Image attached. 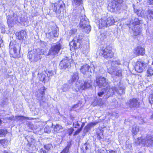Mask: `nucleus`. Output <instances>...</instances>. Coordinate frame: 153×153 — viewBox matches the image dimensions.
<instances>
[{
  "label": "nucleus",
  "mask_w": 153,
  "mask_h": 153,
  "mask_svg": "<svg viewBox=\"0 0 153 153\" xmlns=\"http://www.w3.org/2000/svg\"><path fill=\"white\" fill-rule=\"evenodd\" d=\"M138 18L132 17L130 21V23L128 24L130 29L133 31V34L134 36L140 35L142 31V28L140 27V21Z\"/></svg>",
  "instance_id": "f257e3e1"
},
{
  "label": "nucleus",
  "mask_w": 153,
  "mask_h": 153,
  "mask_svg": "<svg viewBox=\"0 0 153 153\" xmlns=\"http://www.w3.org/2000/svg\"><path fill=\"white\" fill-rule=\"evenodd\" d=\"M111 67L108 69V72L112 75V77L117 76L118 77L122 76V70L116 65L120 64L119 60L113 61L111 62Z\"/></svg>",
  "instance_id": "f03ea898"
},
{
  "label": "nucleus",
  "mask_w": 153,
  "mask_h": 153,
  "mask_svg": "<svg viewBox=\"0 0 153 153\" xmlns=\"http://www.w3.org/2000/svg\"><path fill=\"white\" fill-rule=\"evenodd\" d=\"M123 0H112L108 4V9L111 12H116L121 9Z\"/></svg>",
  "instance_id": "7ed1b4c3"
},
{
  "label": "nucleus",
  "mask_w": 153,
  "mask_h": 153,
  "mask_svg": "<svg viewBox=\"0 0 153 153\" xmlns=\"http://www.w3.org/2000/svg\"><path fill=\"white\" fill-rule=\"evenodd\" d=\"M115 91V89L111 88L109 86H107L105 88L102 89L101 91H99L97 95L100 97L103 96L104 98L106 99L112 96L113 93Z\"/></svg>",
  "instance_id": "20e7f679"
},
{
  "label": "nucleus",
  "mask_w": 153,
  "mask_h": 153,
  "mask_svg": "<svg viewBox=\"0 0 153 153\" xmlns=\"http://www.w3.org/2000/svg\"><path fill=\"white\" fill-rule=\"evenodd\" d=\"M95 69L94 65L90 67L88 65H86L82 66L80 70L82 73L86 77L89 78L92 73L95 71Z\"/></svg>",
  "instance_id": "39448f33"
},
{
  "label": "nucleus",
  "mask_w": 153,
  "mask_h": 153,
  "mask_svg": "<svg viewBox=\"0 0 153 153\" xmlns=\"http://www.w3.org/2000/svg\"><path fill=\"white\" fill-rule=\"evenodd\" d=\"M112 48L110 45L107 46L105 48H103L101 53L105 58L110 59L113 56V53L112 51Z\"/></svg>",
  "instance_id": "423d86ee"
},
{
  "label": "nucleus",
  "mask_w": 153,
  "mask_h": 153,
  "mask_svg": "<svg viewBox=\"0 0 153 153\" xmlns=\"http://www.w3.org/2000/svg\"><path fill=\"white\" fill-rule=\"evenodd\" d=\"M62 47V45L59 42L52 45L50 48L48 54L53 56L57 55Z\"/></svg>",
  "instance_id": "0eeeda50"
},
{
  "label": "nucleus",
  "mask_w": 153,
  "mask_h": 153,
  "mask_svg": "<svg viewBox=\"0 0 153 153\" xmlns=\"http://www.w3.org/2000/svg\"><path fill=\"white\" fill-rule=\"evenodd\" d=\"M79 27L84 29L85 31L87 33H88L91 31V27L89 25V22L88 19L85 16H84V18H81Z\"/></svg>",
  "instance_id": "6e6552de"
},
{
  "label": "nucleus",
  "mask_w": 153,
  "mask_h": 153,
  "mask_svg": "<svg viewBox=\"0 0 153 153\" xmlns=\"http://www.w3.org/2000/svg\"><path fill=\"white\" fill-rule=\"evenodd\" d=\"M96 83L99 88L106 87L109 86L105 78L102 77H97L96 79Z\"/></svg>",
  "instance_id": "1a4fd4ad"
},
{
  "label": "nucleus",
  "mask_w": 153,
  "mask_h": 153,
  "mask_svg": "<svg viewBox=\"0 0 153 153\" xmlns=\"http://www.w3.org/2000/svg\"><path fill=\"white\" fill-rule=\"evenodd\" d=\"M146 65V64L143 61H138L136 63L135 70L139 73H141L143 71Z\"/></svg>",
  "instance_id": "9d476101"
},
{
  "label": "nucleus",
  "mask_w": 153,
  "mask_h": 153,
  "mask_svg": "<svg viewBox=\"0 0 153 153\" xmlns=\"http://www.w3.org/2000/svg\"><path fill=\"white\" fill-rule=\"evenodd\" d=\"M82 39V36L79 35L74 38L73 41L70 43V45L73 46L74 48H79Z\"/></svg>",
  "instance_id": "9b49d317"
},
{
  "label": "nucleus",
  "mask_w": 153,
  "mask_h": 153,
  "mask_svg": "<svg viewBox=\"0 0 153 153\" xmlns=\"http://www.w3.org/2000/svg\"><path fill=\"white\" fill-rule=\"evenodd\" d=\"M9 49L10 53L13 55L14 57H16L18 53L17 50L19 49V45L17 44L13 45V43L11 42L9 45Z\"/></svg>",
  "instance_id": "f8f14e48"
},
{
  "label": "nucleus",
  "mask_w": 153,
  "mask_h": 153,
  "mask_svg": "<svg viewBox=\"0 0 153 153\" xmlns=\"http://www.w3.org/2000/svg\"><path fill=\"white\" fill-rule=\"evenodd\" d=\"M142 144L144 146L149 147L153 144V137L151 135H148L146 137L143 138L142 140Z\"/></svg>",
  "instance_id": "ddd939ff"
},
{
  "label": "nucleus",
  "mask_w": 153,
  "mask_h": 153,
  "mask_svg": "<svg viewBox=\"0 0 153 153\" xmlns=\"http://www.w3.org/2000/svg\"><path fill=\"white\" fill-rule=\"evenodd\" d=\"M65 4L62 1H59L58 3H55L54 4L53 10L56 13H60L61 12V10L62 9L63 6Z\"/></svg>",
  "instance_id": "4468645a"
},
{
  "label": "nucleus",
  "mask_w": 153,
  "mask_h": 153,
  "mask_svg": "<svg viewBox=\"0 0 153 153\" xmlns=\"http://www.w3.org/2000/svg\"><path fill=\"white\" fill-rule=\"evenodd\" d=\"M70 60L68 59V58L66 57V59H64L62 60L59 64V66L62 69L65 70L66 68L70 67L71 63Z\"/></svg>",
  "instance_id": "2eb2a0df"
},
{
  "label": "nucleus",
  "mask_w": 153,
  "mask_h": 153,
  "mask_svg": "<svg viewBox=\"0 0 153 153\" xmlns=\"http://www.w3.org/2000/svg\"><path fill=\"white\" fill-rule=\"evenodd\" d=\"M79 83L80 84L79 85H77V84H76L77 87L79 90H84L90 87L92 85L91 84V82L90 81H85L83 83L80 82Z\"/></svg>",
  "instance_id": "dca6fc26"
},
{
  "label": "nucleus",
  "mask_w": 153,
  "mask_h": 153,
  "mask_svg": "<svg viewBox=\"0 0 153 153\" xmlns=\"http://www.w3.org/2000/svg\"><path fill=\"white\" fill-rule=\"evenodd\" d=\"M34 53V59H35V62H36L41 58V55L43 54L42 51L39 49H37L36 51H33Z\"/></svg>",
  "instance_id": "f3484780"
},
{
  "label": "nucleus",
  "mask_w": 153,
  "mask_h": 153,
  "mask_svg": "<svg viewBox=\"0 0 153 153\" xmlns=\"http://www.w3.org/2000/svg\"><path fill=\"white\" fill-rule=\"evenodd\" d=\"M79 78V75L78 73L75 72L71 76L70 80H68L69 82L72 83L76 82Z\"/></svg>",
  "instance_id": "a211bd4d"
},
{
  "label": "nucleus",
  "mask_w": 153,
  "mask_h": 153,
  "mask_svg": "<svg viewBox=\"0 0 153 153\" xmlns=\"http://www.w3.org/2000/svg\"><path fill=\"white\" fill-rule=\"evenodd\" d=\"M128 103L129 107L131 108L136 107H138L139 105V103L138 102V100L134 98L130 99L128 102Z\"/></svg>",
  "instance_id": "6ab92c4d"
},
{
  "label": "nucleus",
  "mask_w": 153,
  "mask_h": 153,
  "mask_svg": "<svg viewBox=\"0 0 153 153\" xmlns=\"http://www.w3.org/2000/svg\"><path fill=\"white\" fill-rule=\"evenodd\" d=\"M134 53L137 55H143L145 53V49L142 47L138 46L135 49Z\"/></svg>",
  "instance_id": "aec40b11"
},
{
  "label": "nucleus",
  "mask_w": 153,
  "mask_h": 153,
  "mask_svg": "<svg viewBox=\"0 0 153 153\" xmlns=\"http://www.w3.org/2000/svg\"><path fill=\"white\" fill-rule=\"evenodd\" d=\"M72 85V83L69 82L68 81L66 84H64L62 85L61 89L63 91H66L71 88Z\"/></svg>",
  "instance_id": "412c9836"
},
{
  "label": "nucleus",
  "mask_w": 153,
  "mask_h": 153,
  "mask_svg": "<svg viewBox=\"0 0 153 153\" xmlns=\"http://www.w3.org/2000/svg\"><path fill=\"white\" fill-rule=\"evenodd\" d=\"M25 32L24 30H22L19 33H16V35L17 36L18 39L19 40L23 39L25 36Z\"/></svg>",
  "instance_id": "4be33fe9"
},
{
  "label": "nucleus",
  "mask_w": 153,
  "mask_h": 153,
  "mask_svg": "<svg viewBox=\"0 0 153 153\" xmlns=\"http://www.w3.org/2000/svg\"><path fill=\"white\" fill-rule=\"evenodd\" d=\"M116 88L117 87H115V86L112 87L111 88L115 89L116 90V91L113 93V94H115V93H117L121 95L125 92V90L123 88H121L119 87V89H117Z\"/></svg>",
  "instance_id": "5701e85b"
},
{
  "label": "nucleus",
  "mask_w": 153,
  "mask_h": 153,
  "mask_svg": "<svg viewBox=\"0 0 153 153\" xmlns=\"http://www.w3.org/2000/svg\"><path fill=\"white\" fill-rule=\"evenodd\" d=\"M108 26H110L112 25L115 22V21L112 16L109 17L105 20Z\"/></svg>",
  "instance_id": "b1692460"
},
{
  "label": "nucleus",
  "mask_w": 153,
  "mask_h": 153,
  "mask_svg": "<svg viewBox=\"0 0 153 153\" xmlns=\"http://www.w3.org/2000/svg\"><path fill=\"white\" fill-rule=\"evenodd\" d=\"M145 13L144 14V16H147L150 19H153V11L149 10L146 12L145 11Z\"/></svg>",
  "instance_id": "393cba45"
},
{
  "label": "nucleus",
  "mask_w": 153,
  "mask_h": 153,
  "mask_svg": "<svg viewBox=\"0 0 153 153\" xmlns=\"http://www.w3.org/2000/svg\"><path fill=\"white\" fill-rule=\"evenodd\" d=\"M34 53L33 51H30L28 53L27 57L29 59L30 61L31 62H35V59H34Z\"/></svg>",
  "instance_id": "a878e982"
},
{
  "label": "nucleus",
  "mask_w": 153,
  "mask_h": 153,
  "mask_svg": "<svg viewBox=\"0 0 153 153\" xmlns=\"http://www.w3.org/2000/svg\"><path fill=\"white\" fill-rule=\"evenodd\" d=\"M89 146V143H86L83 145L81 149L83 153H86V151L88 149V146Z\"/></svg>",
  "instance_id": "bb28decb"
},
{
  "label": "nucleus",
  "mask_w": 153,
  "mask_h": 153,
  "mask_svg": "<svg viewBox=\"0 0 153 153\" xmlns=\"http://www.w3.org/2000/svg\"><path fill=\"white\" fill-rule=\"evenodd\" d=\"M134 12L137 13V15L140 16H144V13L145 12L144 10H143L140 12V10L134 8Z\"/></svg>",
  "instance_id": "cd10ccee"
},
{
  "label": "nucleus",
  "mask_w": 153,
  "mask_h": 153,
  "mask_svg": "<svg viewBox=\"0 0 153 153\" xmlns=\"http://www.w3.org/2000/svg\"><path fill=\"white\" fill-rule=\"evenodd\" d=\"M13 21L15 22H23V21L20 19V21H19L18 19L19 16L17 14V13H15L13 14Z\"/></svg>",
  "instance_id": "c85d7f7f"
},
{
  "label": "nucleus",
  "mask_w": 153,
  "mask_h": 153,
  "mask_svg": "<svg viewBox=\"0 0 153 153\" xmlns=\"http://www.w3.org/2000/svg\"><path fill=\"white\" fill-rule=\"evenodd\" d=\"M139 129L138 126L134 125L132 127V132L133 135H135L139 131Z\"/></svg>",
  "instance_id": "c756f323"
},
{
  "label": "nucleus",
  "mask_w": 153,
  "mask_h": 153,
  "mask_svg": "<svg viewBox=\"0 0 153 153\" xmlns=\"http://www.w3.org/2000/svg\"><path fill=\"white\" fill-rule=\"evenodd\" d=\"M71 145V143H69L67 146L60 153H67L69 151Z\"/></svg>",
  "instance_id": "7c9ffc66"
},
{
  "label": "nucleus",
  "mask_w": 153,
  "mask_h": 153,
  "mask_svg": "<svg viewBox=\"0 0 153 153\" xmlns=\"http://www.w3.org/2000/svg\"><path fill=\"white\" fill-rule=\"evenodd\" d=\"M108 26L106 20L102 19L101 20V22L99 24V27L100 28H102L104 27H107Z\"/></svg>",
  "instance_id": "2f4dec72"
},
{
  "label": "nucleus",
  "mask_w": 153,
  "mask_h": 153,
  "mask_svg": "<svg viewBox=\"0 0 153 153\" xmlns=\"http://www.w3.org/2000/svg\"><path fill=\"white\" fill-rule=\"evenodd\" d=\"M62 129V126L59 124H56L54 127L53 130L54 131V133L55 132L56 133L58 132L60 130Z\"/></svg>",
  "instance_id": "473e14b6"
},
{
  "label": "nucleus",
  "mask_w": 153,
  "mask_h": 153,
  "mask_svg": "<svg viewBox=\"0 0 153 153\" xmlns=\"http://www.w3.org/2000/svg\"><path fill=\"white\" fill-rule=\"evenodd\" d=\"M38 75L40 79V80L41 81L44 82L46 77V75L43 73L38 74Z\"/></svg>",
  "instance_id": "72a5a7b5"
},
{
  "label": "nucleus",
  "mask_w": 153,
  "mask_h": 153,
  "mask_svg": "<svg viewBox=\"0 0 153 153\" xmlns=\"http://www.w3.org/2000/svg\"><path fill=\"white\" fill-rule=\"evenodd\" d=\"M77 29L76 28H72L70 30L69 33V35L71 36L77 32Z\"/></svg>",
  "instance_id": "f704fd0d"
},
{
  "label": "nucleus",
  "mask_w": 153,
  "mask_h": 153,
  "mask_svg": "<svg viewBox=\"0 0 153 153\" xmlns=\"http://www.w3.org/2000/svg\"><path fill=\"white\" fill-rule=\"evenodd\" d=\"M153 75V70L151 68H149L147 71V76H149Z\"/></svg>",
  "instance_id": "c9c22d12"
},
{
  "label": "nucleus",
  "mask_w": 153,
  "mask_h": 153,
  "mask_svg": "<svg viewBox=\"0 0 153 153\" xmlns=\"http://www.w3.org/2000/svg\"><path fill=\"white\" fill-rule=\"evenodd\" d=\"M58 29L57 28H56L55 29H52V32L53 33V34L54 36V37H56L58 36Z\"/></svg>",
  "instance_id": "e433bc0d"
},
{
  "label": "nucleus",
  "mask_w": 153,
  "mask_h": 153,
  "mask_svg": "<svg viewBox=\"0 0 153 153\" xmlns=\"http://www.w3.org/2000/svg\"><path fill=\"white\" fill-rule=\"evenodd\" d=\"M82 0H74L73 2V4H75L76 6H79L82 3Z\"/></svg>",
  "instance_id": "4c0bfd02"
},
{
  "label": "nucleus",
  "mask_w": 153,
  "mask_h": 153,
  "mask_svg": "<svg viewBox=\"0 0 153 153\" xmlns=\"http://www.w3.org/2000/svg\"><path fill=\"white\" fill-rule=\"evenodd\" d=\"M44 132L45 133H49L51 132V129L48 126H46L44 129Z\"/></svg>",
  "instance_id": "58836bf2"
},
{
  "label": "nucleus",
  "mask_w": 153,
  "mask_h": 153,
  "mask_svg": "<svg viewBox=\"0 0 153 153\" xmlns=\"http://www.w3.org/2000/svg\"><path fill=\"white\" fill-rule=\"evenodd\" d=\"M51 147V145L50 144H48L44 146V149H45L47 152H48L50 149V148Z\"/></svg>",
  "instance_id": "ea45409f"
},
{
  "label": "nucleus",
  "mask_w": 153,
  "mask_h": 153,
  "mask_svg": "<svg viewBox=\"0 0 153 153\" xmlns=\"http://www.w3.org/2000/svg\"><path fill=\"white\" fill-rule=\"evenodd\" d=\"M116 152L113 150H106L105 151L103 150L101 153H115Z\"/></svg>",
  "instance_id": "a19ab883"
},
{
  "label": "nucleus",
  "mask_w": 153,
  "mask_h": 153,
  "mask_svg": "<svg viewBox=\"0 0 153 153\" xmlns=\"http://www.w3.org/2000/svg\"><path fill=\"white\" fill-rule=\"evenodd\" d=\"M142 139H141V138L138 137L135 142L137 145H138L140 144H142Z\"/></svg>",
  "instance_id": "79ce46f5"
},
{
  "label": "nucleus",
  "mask_w": 153,
  "mask_h": 153,
  "mask_svg": "<svg viewBox=\"0 0 153 153\" xmlns=\"http://www.w3.org/2000/svg\"><path fill=\"white\" fill-rule=\"evenodd\" d=\"M27 117H25L22 116H17L16 117V118L18 120H23L26 119H27Z\"/></svg>",
  "instance_id": "37998d69"
},
{
  "label": "nucleus",
  "mask_w": 153,
  "mask_h": 153,
  "mask_svg": "<svg viewBox=\"0 0 153 153\" xmlns=\"http://www.w3.org/2000/svg\"><path fill=\"white\" fill-rule=\"evenodd\" d=\"M74 130L73 128H71L68 129L67 132L69 136L71 135L73 132L74 131Z\"/></svg>",
  "instance_id": "c03bdc74"
},
{
  "label": "nucleus",
  "mask_w": 153,
  "mask_h": 153,
  "mask_svg": "<svg viewBox=\"0 0 153 153\" xmlns=\"http://www.w3.org/2000/svg\"><path fill=\"white\" fill-rule=\"evenodd\" d=\"M97 123V122H93L91 123L88 124L87 125L90 128L92 127H93L96 125Z\"/></svg>",
  "instance_id": "a18cd8bd"
},
{
  "label": "nucleus",
  "mask_w": 153,
  "mask_h": 153,
  "mask_svg": "<svg viewBox=\"0 0 153 153\" xmlns=\"http://www.w3.org/2000/svg\"><path fill=\"white\" fill-rule=\"evenodd\" d=\"M90 128H91L87 125L84 128V132L85 133L88 132L90 130Z\"/></svg>",
  "instance_id": "49530a36"
},
{
  "label": "nucleus",
  "mask_w": 153,
  "mask_h": 153,
  "mask_svg": "<svg viewBox=\"0 0 153 153\" xmlns=\"http://www.w3.org/2000/svg\"><path fill=\"white\" fill-rule=\"evenodd\" d=\"M7 131L6 130L0 129V135H4L6 134Z\"/></svg>",
  "instance_id": "de8ad7c7"
},
{
  "label": "nucleus",
  "mask_w": 153,
  "mask_h": 153,
  "mask_svg": "<svg viewBox=\"0 0 153 153\" xmlns=\"http://www.w3.org/2000/svg\"><path fill=\"white\" fill-rule=\"evenodd\" d=\"M46 74H47L48 77H50L52 76L53 74V72L51 71H46Z\"/></svg>",
  "instance_id": "09e8293b"
},
{
  "label": "nucleus",
  "mask_w": 153,
  "mask_h": 153,
  "mask_svg": "<svg viewBox=\"0 0 153 153\" xmlns=\"http://www.w3.org/2000/svg\"><path fill=\"white\" fill-rule=\"evenodd\" d=\"M73 126L74 128H78L79 127V124L77 122H75L73 123Z\"/></svg>",
  "instance_id": "8fccbe9b"
},
{
  "label": "nucleus",
  "mask_w": 153,
  "mask_h": 153,
  "mask_svg": "<svg viewBox=\"0 0 153 153\" xmlns=\"http://www.w3.org/2000/svg\"><path fill=\"white\" fill-rule=\"evenodd\" d=\"M13 20H7V24L9 26H12V22H13Z\"/></svg>",
  "instance_id": "3c124183"
},
{
  "label": "nucleus",
  "mask_w": 153,
  "mask_h": 153,
  "mask_svg": "<svg viewBox=\"0 0 153 153\" xmlns=\"http://www.w3.org/2000/svg\"><path fill=\"white\" fill-rule=\"evenodd\" d=\"M82 130H81L79 128L75 132H74V136H75L76 135L78 134Z\"/></svg>",
  "instance_id": "603ef678"
},
{
  "label": "nucleus",
  "mask_w": 153,
  "mask_h": 153,
  "mask_svg": "<svg viewBox=\"0 0 153 153\" xmlns=\"http://www.w3.org/2000/svg\"><path fill=\"white\" fill-rule=\"evenodd\" d=\"M40 153H47V151L44 149L42 148L40 150Z\"/></svg>",
  "instance_id": "864d4df0"
},
{
  "label": "nucleus",
  "mask_w": 153,
  "mask_h": 153,
  "mask_svg": "<svg viewBox=\"0 0 153 153\" xmlns=\"http://www.w3.org/2000/svg\"><path fill=\"white\" fill-rule=\"evenodd\" d=\"M46 37L49 39H52L51 36V33H50V32L46 34Z\"/></svg>",
  "instance_id": "5fc2aeb1"
},
{
  "label": "nucleus",
  "mask_w": 153,
  "mask_h": 153,
  "mask_svg": "<svg viewBox=\"0 0 153 153\" xmlns=\"http://www.w3.org/2000/svg\"><path fill=\"white\" fill-rule=\"evenodd\" d=\"M149 101L151 103H153V93L152 94L151 98L149 100Z\"/></svg>",
  "instance_id": "6e6d98bb"
},
{
  "label": "nucleus",
  "mask_w": 153,
  "mask_h": 153,
  "mask_svg": "<svg viewBox=\"0 0 153 153\" xmlns=\"http://www.w3.org/2000/svg\"><path fill=\"white\" fill-rule=\"evenodd\" d=\"M147 2L149 4H153V0H147Z\"/></svg>",
  "instance_id": "4d7b16f0"
},
{
  "label": "nucleus",
  "mask_w": 153,
  "mask_h": 153,
  "mask_svg": "<svg viewBox=\"0 0 153 153\" xmlns=\"http://www.w3.org/2000/svg\"><path fill=\"white\" fill-rule=\"evenodd\" d=\"M50 33H51V37L52 38V39H53V37H54V36L53 34V33L52 32H50Z\"/></svg>",
  "instance_id": "13d9d810"
},
{
  "label": "nucleus",
  "mask_w": 153,
  "mask_h": 153,
  "mask_svg": "<svg viewBox=\"0 0 153 153\" xmlns=\"http://www.w3.org/2000/svg\"><path fill=\"white\" fill-rule=\"evenodd\" d=\"M84 125H85V123H82V125H81L80 128L79 129H80L81 130H82V129L83 126H84Z\"/></svg>",
  "instance_id": "bf43d9fd"
},
{
  "label": "nucleus",
  "mask_w": 153,
  "mask_h": 153,
  "mask_svg": "<svg viewBox=\"0 0 153 153\" xmlns=\"http://www.w3.org/2000/svg\"><path fill=\"white\" fill-rule=\"evenodd\" d=\"M116 115V116L115 117L116 118H118V115L117 113H113V115Z\"/></svg>",
  "instance_id": "052dcab7"
},
{
  "label": "nucleus",
  "mask_w": 153,
  "mask_h": 153,
  "mask_svg": "<svg viewBox=\"0 0 153 153\" xmlns=\"http://www.w3.org/2000/svg\"><path fill=\"white\" fill-rule=\"evenodd\" d=\"M7 20H10L11 19V17L10 16L8 15L7 17Z\"/></svg>",
  "instance_id": "680f3d73"
},
{
  "label": "nucleus",
  "mask_w": 153,
  "mask_h": 153,
  "mask_svg": "<svg viewBox=\"0 0 153 153\" xmlns=\"http://www.w3.org/2000/svg\"><path fill=\"white\" fill-rule=\"evenodd\" d=\"M97 138L99 140H100L102 138V137H101L99 134H98V135Z\"/></svg>",
  "instance_id": "e2e57ef3"
},
{
  "label": "nucleus",
  "mask_w": 153,
  "mask_h": 153,
  "mask_svg": "<svg viewBox=\"0 0 153 153\" xmlns=\"http://www.w3.org/2000/svg\"><path fill=\"white\" fill-rule=\"evenodd\" d=\"M101 35L102 36H104V38H105L106 37V36L103 33L101 34Z\"/></svg>",
  "instance_id": "0e129e2a"
},
{
  "label": "nucleus",
  "mask_w": 153,
  "mask_h": 153,
  "mask_svg": "<svg viewBox=\"0 0 153 153\" xmlns=\"http://www.w3.org/2000/svg\"><path fill=\"white\" fill-rule=\"evenodd\" d=\"M44 93V91H42L41 92V94H43Z\"/></svg>",
  "instance_id": "69168bd1"
},
{
  "label": "nucleus",
  "mask_w": 153,
  "mask_h": 153,
  "mask_svg": "<svg viewBox=\"0 0 153 153\" xmlns=\"http://www.w3.org/2000/svg\"><path fill=\"white\" fill-rule=\"evenodd\" d=\"M152 118L153 119V112L152 114Z\"/></svg>",
  "instance_id": "338daca9"
},
{
  "label": "nucleus",
  "mask_w": 153,
  "mask_h": 153,
  "mask_svg": "<svg viewBox=\"0 0 153 153\" xmlns=\"http://www.w3.org/2000/svg\"><path fill=\"white\" fill-rule=\"evenodd\" d=\"M4 153H8L6 151H5L4 152Z\"/></svg>",
  "instance_id": "774afa93"
}]
</instances>
